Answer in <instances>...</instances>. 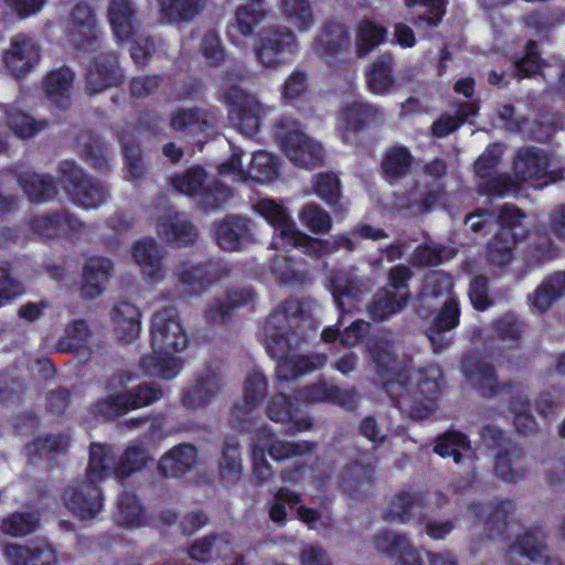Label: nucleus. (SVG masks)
<instances>
[{
  "mask_svg": "<svg viewBox=\"0 0 565 565\" xmlns=\"http://www.w3.org/2000/svg\"><path fill=\"white\" fill-rule=\"evenodd\" d=\"M316 327L306 316L298 300H287L270 313L263 327V341L267 353L276 359V374L279 381H291L319 370L327 363V355L291 354V350L303 343Z\"/></svg>",
  "mask_w": 565,
  "mask_h": 565,
  "instance_id": "nucleus-1",
  "label": "nucleus"
},
{
  "mask_svg": "<svg viewBox=\"0 0 565 565\" xmlns=\"http://www.w3.org/2000/svg\"><path fill=\"white\" fill-rule=\"evenodd\" d=\"M370 353L376 372L383 377L382 384L396 407L407 416L424 419L436 409L435 396L443 388L441 371L436 365L419 369L416 382L411 381L408 371L402 369L392 355L391 344L377 340Z\"/></svg>",
  "mask_w": 565,
  "mask_h": 565,
  "instance_id": "nucleus-2",
  "label": "nucleus"
},
{
  "mask_svg": "<svg viewBox=\"0 0 565 565\" xmlns=\"http://www.w3.org/2000/svg\"><path fill=\"white\" fill-rule=\"evenodd\" d=\"M150 337L152 354L140 360L143 373L164 380L177 377L183 365L173 354L183 351L189 339L174 307H163L153 313Z\"/></svg>",
  "mask_w": 565,
  "mask_h": 565,
  "instance_id": "nucleus-3",
  "label": "nucleus"
},
{
  "mask_svg": "<svg viewBox=\"0 0 565 565\" xmlns=\"http://www.w3.org/2000/svg\"><path fill=\"white\" fill-rule=\"evenodd\" d=\"M253 209L275 228L270 243L274 249L297 248L311 257H322L341 248L349 252L355 249V243L348 234L335 235L331 243L301 232L287 210L275 200L259 199L254 203Z\"/></svg>",
  "mask_w": 565,
  "mask_h": 565,
  "instance_id": "nucleus-4",
  "label": "nucleus"
},
{
  "mask_svg": "<svg viewBox=\"0 0 565 565\" xmlns=\"http://www.w3.org/2000/svg\"><path fill=\"white\" fill-rule=\"evenodd\" d=\"M114 456L99 443L89 448L86 475L70 482L63 490L62 502L76 518L83 521L96 519L104 509V493L99 483L111 477Z\"/></svg>",
  "mask_w": 565,
  "mask_h": 565,
  "instance_id": "nucleus-5",
  "label": "nucleus"
},
{
  "mask_svg": "<svg viewBox=\"0 0 565 565\" xmlns=\"http://www.w3.org/2000/svg\"><path fill=\"white\" fill-rule=\"evenodd\" d=\"M551 164L552 158L545 150L534 146L520 148L513 159V178H490L484 190L489 195L504 196L520 193L522 183L540 189L547 184Z\"/></svg>",
  "mask_w": 565,
  "mask_h": 565,
  "instance_id": "nucleus-6",
  "label": "nucleus"
},
{
  "mask_svg": "<svg viewBox=\"0 0 565 565\" xmlns=\"http://www.w3.org/2000/svg\"><path fill=\"white\" fill-rule=\"evenodd\" d=\"M162 395V391L154 384L145 383L127 388L122 376H119L107 383L106 394L90 405L89 412L95 418L115 420L159 401Z\"/></svg>",
  "mask_w": 565,
  "mask_h": 565,
  "instance_id": "nucleus-7",
  "label": "nucleus"
},
{
  "mask_svg": "<svg viewBox=\"0 0 565 565\" xmlns=\"http://www.w3.org/2000/svg\"><path fill=\"white\" fill-rule=\"evenodd\" d=\"M222 87L228 105L227 116L231 126L245 137L256 136L264 120L274 111V107L232 84L227 77L223 79Z\"/></svg>",
  "mask_w": 565,
  "mask_h": 565,
  "instance_id": "nucleus-8",
  "label": "nucleus"
},
{
  "mask_svg": "<svg viewBox=\"0 0 565 565\" xmlns=\"http://www.w3.org/2000/svg\"><path fill=\"white\" fill-rule=\"evenodd\" d=\"M274 136L284 154L297 167L308 169L323 159L321 143L307 135L296 119L281 118L274 127Z\"/></svg>",
  "mask_w": 565,
  "mask_h": 565,
  "instance_id": "nucleus-9",
  "label": "nucleus"
},
{
  "mask_svg": "<svg viewBox=\"0 0 565 565\" xmlns=\"http://www.w3.org/2000/svg\"><path fill=\"white\" fill-rule=\"evenodd\" d=\"M242 156V150H233L230 159L218 166V174L232 182L252 180L260 184L273 182L278 178L279 163L275 154L265 150L255 151L248 167H244Z\"/></svg>",
  "mask_w": 565,
  "mask_h": 565,
  "instance_id": "nucleus-10",
  "label": "nucleus"
},
{
  "mask_svg": "<svg viewBox=\"0 0 565 565\" xmlns=\"http://www.w3.org/2000/svg\"><path fill=\"white\" fill-rule=\"evenodd\" d=\"M501 230L488 245V260L492 266L505 267L514 259L518 234L514 231L522 225L525 214L515 205L505 203L498 213Z\"/></svg>",
  "mask_w": 565,
  "mask_h": 565,
  "instance_id": "nucleus-11",
  "label": "nucleus"
},
{
  "mask_svg": "<svg viewBox=\"0 0 565 565\" xmlns=\"http://www.w3.org/2000/svg\"><path fill=\"white\" fill-rule=\"evenodd\" d=\"M297 52V36L287 26H276L264 32L255 49L257 60L264 67L270 70L288 63Z\"/></svg>",
  "mask_w": 565,
  "mask_h": 565,
  "instance_id": "nucleus-12",
  "label": "nucleus"
},
{
  "mask_svg": "<svg viewBox=\"0 0 565 565\" xmlns=\"http://www.w3.org/2000/svg\"><path fill=\"white\" fill-rule=\"evenodd\" d=\"M326 286L341 315L359 309L360 302L372 288L371 280L359 277L352 268L334 271Z\"/></svg>",
  "mask_w": 565,
  "mask_h": 565,
  "instance_id": "nucleus-13",
  "label": "nucleus"
},
{
  "mask_svg": "<svg viewBox=\"0 0 565 565\" xmlns=\"http://www.w3.org/2000/svg\"><path fill=\"white\" fill-rule=\"evenodd\" d=\"M61 171L64 178V188L77 206L86 210L97 209L105 202L107 198L106 188L86 177L78 166L73 162H65Z\"/></svg>",
  "mask_w": 565,
  "mask_h": 565,
  "instance_id": "nucleus-14",
  "label": "nucleus"
},
{
  "mask_svg": "<svg viewBox=\"0 0 565 565\" xmlns=\"http://www.w3.org/2000/svg\"><path fill=\"white\" fill-rule=\"evenodd\" d=\"M65 32L67 42L79 52L90 53L99 47L96 19L87 3L75 4L66 21Z\"/></svg>",
  "mask_w": 565,
  "mask_h": 565,
  "instance_id": "nucleus-15",
  "label": "nucleus"
},
{
  "mask_svg": "<svg viewBox=\"0 0 565 565\" xmlns=\"http://www.w3.org/2000/svg\"><path fill=\"white\" fill-rule=\"evenodd\" d=\"M411 276V270L405 266H396L391 269V287L377 291L367 307V311L374 320H385L403 309L407 295L397 292V290L406 287V281Z\"/></svg>",
  "mask_w": 565,
  "mask_h": 565,
  "instance_id": "nucleus-16",
  "label": "nucleus"
},
{
  "mask_svg": "<svg viewBox=\"0 0 565 565\" xmlns=\"http://www.w3.org/2000/svg\"><path fill=\"white\" fill-rule=\"evenodd\" d=\"M205 177L204 170L191 168L172 178V185L182 194L199 196L201 204L206 209H220L232 196V192L223 185H216L212 191L204 185Z\"/></svg>",
  "mask_w": 565,
  "mask_h": 565,
  "instance_id": "nucleus-17",
  "label": "nucleus"
},
{
  "mask_svg": "<svg viewBox=\"0 0 565 565\" xmlns=\"http://www.w3.org/2000/svg\"><path fill=\"white\" fill-rule=\"evenodd\" d=\"M249 447L263 450L265 456L268 455L273 460L280 462L312 452L316 449V444L307 440L280 439L270 427L265 425L254 431Z\"/></svg>",
  "mask_w": 565,
  "mask_h": 565,
  "instance_id": "nucleus-18",
  "label": "nucleus"
},
{
  "mask_svg": "<svg viewBox=\"0 0 565 565\" xmlns=\"http://www.w3.org/2000/svg\"><path fill=\"white\" fill-rule=\"evenodd\" d=\"M40 57L39 43L33 38L24 34L13 36L2 54L4 67L15 78L25 77L32 72Z\"/></svg>",
  "mask_w": 565,
  "mask_h": 565,
  "instance_id": "nucleus-19",
  "label": "nucleus"
},
{
  "mask_svg": "<svg viewBox=\"0 0 565 565\" xmlns=\"http://www.w3.org/2000/svg\"><path fill=\"white\" fill-rule=\"evenodd\" d=\"M383 120L384 115L376 106L362 100H352L340 109L337 117V129L343 141L348 142L351 134H356Z\"/></svg>",
  "mask_w": 565,
  "mask_h": 565,
  "instance_id": "nucleus-20",
  "label": "nucleus"
},
{
  "mask_svg": "<svg viewBox=\"0 0 565 565\" xmlns=\"http://www.w3.org/2000/svg\"><path fill=\"white\" fill-rule=\"evenodd\" d=\"M460 320V303L455 296L445 298L441 308L434 318L430 327L427 329V337L431 343L435 353L449 348L454 330Z\"/></svg>",
  "mask_w": 565,
  "mask_h": 565,
  "instance_id": "nucleus-21",
  "label": "nucleus"
},
{
  "mask_svg": "<svg viewBox=\"0 0 565 565\" xmlns=\"http://www.w3.org/2000/svg\"><path fill=\"white\" fill-rule=\"evenodd\" d=\"M2 555L9 565H58L55 547L45 540H36L29 545L8 544Z\"/></svg>",
  "mask_w": 565,
  "mask_h": 565,
  "instance_id": "nucleus-22",
  "label": "nucleus"
},
{
  "mask_svg": "<svg viewBox=\"0 0 565 565\" xmlns=\"http://www.w3.org/2000/svg\"><path fill=\"white\" fill-rule=\"evenodd\" d=\"M124 73L115 53L97 56L87 70L86 92L89 95L98 94L105 89L119 85Z\"/></svg>",
  "mask_w": 565,
  "mask_h": 565,
  "instance_id": "nucleus-23",
  "label": "nucleus"
},
{
  "mask_svg": "<svg viewBox=\"0 0 565 565\" xmlns=\"http://www.w3.org/2000/svg\"><path fill=\"white\" fill-rule=\"evenodd\" d=\"M156 233L168 244L189 245L196 241L198 231L182 213L168 209L154 224Z\"/></svg>",
  "mask_w": 565,
  "mask_h": 565,
  "instance_id": "nucleus-24",
  "label": "nucleus"
},
{
  "mask_svg": "<svg viewBox=\"0 0 565 565\" xmlns=\"http://www.w3.org/2000/svg\"><path fill=\"white\" fill-rule=\"evenodd\" d=\"M175 275L184 292L198 296L203 294L221 277V268L213 263L193 264L191 262H180L175 268Z\"/></svg>",
  "mask_w": 565,
  "mask_h": 565,
  "instance_id": "nucleus-25",
  "label": "nucleus"
},
{
  "mask_svg": "<svg viewBox=\"0 0 565 565\" xmlns=\"http://www.w3.org/2000/svg\"><path fill=\"white\" fill-rule=\"evenodd\" d=\"M223 376L220 370L206 369L183 395L182 403L186 408L198 409L209 405L223 388Z\"/></svg>",
  "mask_w": 565,
  "mask_h": 565,
  "instance_id": "nucleus-26",
  "label": "nucleus"
},
{
  "mask_svg": "<svg viewBox=\"0 0 565 565\" xmlns=\"http://www.w3.org/2000/svg\"><path fill=\"white\" fill-rule=\"evenodd\" d=\"M298 412L297 398L282 393L270 398L266 407V413L270 420L281 425H289V434L309 430L311 427V419L309 417H298Z\"/></svg>",
  "mask_w": 565,
  "mask_h": 565,
  "instance_id": "nucleus-27",
  "label": "nucleus"
},
{
  "mask_svg": "<svg viewBox=\"0 0 565 565\" xmlns=\"http://www.w3.org/2000/svg\"><path fill=\"white\" fill-rule=\"evenodd\" d=\"M215 239L223 250H239L255 241L252 223L239 216H230L216 226Z\"/></svg>",
  "mask_w": 565,
  "mask_h": 565,
  "instance_id": "nucleus-28",
  "label": "nucleus"
},
{
  "mask_svg": "<svg viewBox=\"0 0 565 565\" xmlns=\"http://www.w3.org/2000/svg\"><path fill=\"white\" fill-rule=\"evenodd\" d=\"M132 257L148 281L158 284L164 279L163 255L153 238H143L136 242L132 246Z\"/></svg>",
  "mask_w": 565,
  "mask_h": 565,
  "instance_id": "nucleus-29",
  "label": "nucleus"
},
{
  "mask_svg": "<svg viewBox=\"0 0 565 565\" xmlns=\"http://www.w3.org/2000/svg\"><path fill=\"white\" fill-rule=\"evenodd\" d=\"M234 542L230 534H209L196 539L188 548L189 557L199 563H211L233 554Z\"/></svg>",
  "mask_w": 565,
  "mask_h": 565,
  "instance_id": "nucleus-30",
  "label": "nucleus"
},
{
  "mask_svg": "<svg viewBox=\"0 0 565 565\" xmlns=\"http://www.w3.org/2000/svg\"><path fill=\"white\" fill-rule=\"evenodd\" d=\"M107 14L118 42L130 40L139 31L137 10L131 0H109Z\"/></svg>",
  "mask_w": 565,
  "mask_h": 565,
  "instance_id": "nucleus-31",
  "label": "nucleus"
},
{
  "mask_svg": "<svg viewBox=\"0 0 565 565\" xmlns=\"http://www.w3.org/2000/svg\"><path fill=\"white\" fill-rule=\"evenodd\" d=\"M266 392L267 382L264 374L257 370L249 372L245 380L243 398L233 405L232 418L237 423L245 420L260 404Z\"/></svg>",
  "mask_w": 565,
  "mask_h": 565,
  "instance_id": "nucleus-32",
  "label": "nucleus"
},
{
  "mask_svg": "<svg viewBox=\"0 0 565 565\" xmlns=\"http://www.w3.org/2000/svg\"><path fill=\"white\" fill-rule=\"evenodd\" d=\"M113 273V263L105 257L89 258L83 268L81 295L85 299H95L104 291L105 282Z\"/></svg>",
  "mask_w": 565,
  "mask_h": 565,
  "instance_id": "nucleus-33",
  "label": "nucleus"
},
{
  "mask_svg": "<svg viewBox=\"0 0 565 565\" xmlns=\"http://www.w3.org/2000/svg\"><path fill=\"white\" fill-rule=\"evenodd\" d=\"M75 73L70 67H60L50 72L43 79V89L47 99L60 108L70 105Z\"/></svg>",
  "mask_w": 565,
  "mask_h": 565,
  "instance_id": "nucleus-34",
  "label": "nucleus"
},
{
  "mask_svg": "<svg viewBox=\"0 0 565 565\" xmlns=\"http://www.w3.org/2000/svg\"><path fill=\"white\" fill-rule=\"evenodd\" d=\"M198 461V451L191 444H180L166 452L159 461V470L167 477H181Z\"/></svg>",
  "mask_w": 565,
  "mask_h": 565,
  "instance_id": "nucleus-35",
  "label": "nucleus"
},
{
  "mask_svg": "<svg viewBox=\"0 0 565 565\" xmlns=\"http://www.w3.org/2000/svg\"><path fill=\"white\" fill-rule=\"evenodd\" d=\"M299 397L309 403H332L350 408L355 404V394L350 390H341L327 382H319L299 391Z\"/></svg>",
  "mask_w": 565,
  "mask_h": 565,
  "instance_id": "nucleus-36",
  "label": "nucleus"
},
{
  "mask_svg": "<svg viewBox=\"0 0 565 565\" xmlns=\"http://www.w3.org/2000/svg\"><path fill=\"white\" fill-rule=\"evenodd\" d=\"M546 551V534L541 527L525 531L515 537L514 543L509 547L508 558L526 557L530 561L539 562L544 558Z\"/></svg>",
  "mask_w": 565,
  "mask_h": 565,
  "instance_id": "nucleus-37",
  "label": "nucleus"
},
{
  "mask_svg": "<svg viewBox=\"0 0 565 565\" xmlns=\"http://www.w3.org/2000/svg\"><path fill=\"white\" fill-rule=\"evenodd\" d=\"M564 296L565 271H555L542 280L529 300L533 310L544 312Z\"/></svg>",
  "mask_w": 565,
  "mask_h": 565,
  "instance_id": "nucleus-38",
  "label": "nucleus"
},
{
  "mask_svg": "<svg viewBox=\"0 0 565 565\" xmlns=\"http://www.w3.org/2000/svg\"><path fill=\"white\" fill-rule=\"evenodd\" d=\"M494 471L497 476L508 483H515L522 480L527 471L526 458L522 450L513 445L498 454Z\"/></svg>",
  "mask_w": 565,
  "mask_h": 565,
  "instance_id": "nucleus-39",
  "label": "nucleus"
},
{
  "mask_svg": "<svg viewBox=\"0 0 565 565\" xmlns=\"http://www.w3.org/2000/svg\"><path fill=\"white\" fill-rule=\"evenodd\" d=\"M45 120H34L14 106L0 104V126L9 127L20 138H31L46 127Z\"/></svg>",
  "mask_w": 565,
  "mask_h": 565,
  "instance_id": "nucleus-40",
  "label": "nucleus"
},
{
  "mask_svg": "<svg viewBox=\"0 0 565 565\" xmlns=\"http://www.w3.org/2000/svg\"><path fill=\"white\" fill-rule=\"evenodd\" d=\"M140 318L139 309L128 301H121L114 308L115 332L121 341L131 342L139 337L141 330Z\"/></svg>",
  "mask_w": 565,
  "mask_h": 565,
  "instance_id": "nucleus-41",
  "label": "nucleus"
},
{
  "mask_svg": "<svg viewBox=\"0 0 565 565\" xmlns=\"http://www.w3.org/2000/svg\"><path fill=\"white\" fill-rule=\"evenodd\" d=\"M434 451L443 458L452 457L454 461L465 463L468 469H473L471 448L466 436L460 433H447L436 440Z\"/></svg>",
  "mask_w": 565,
  "mask_h": 565,
  "instance_id": "nucleus-42",
  "label": "nucleus"
},
{
  "mask_svg": "<svg viewBox=\"0 0 565 565\" xmlns=\"http://www.w3.org/2000/svg\"><path fill=\"white\" fill-rule=\"evenodd\" d=\"M18 182L29 200L35 203L47 202L57 192L50 175L40 174L31 170L20 172L18 174Z\"/></svg>",
  "mask_w": 565,
  "mask_h": 565,
  "instance_id": "nucleus-43",
  "label": "nucleus"
},
{
  "mask_svg": "<svg viewBox=\"0 0 565 565\" xmlns=\"http://www.w3.org/2000/svg\"><path fill=\"white\" fill-rule=\"evenodd\" d=\"M216 117L213 113L200 109L179 108L171 114L170 126L172 129L185 134H196L213 127Z\"/></svg>",
  "mask_w": 565,
  "mask_h": 565,
  "instance_id": "nucleus-44",
  "label": "nucleus"
},
{
  "mask_svg": "<svg viewBox=\"0 0 565 565\" xmlns=\"http://www.w3.org/2000/svg\"><path fill=\"white\" fill-rule=\"evenodd\" d=\"M394 58L390 53L379 55L366 74V84L371 93L385 95L394 84Z\"/></svg>",
  "mask_w": 565,
  "mask_h": 565,
  "instance_id": "nucleus-45",
  "label": "nucleus"
},
{
  "mask_svg": "<svg viewBox=\"0 0 565 565\" xmlns=\"http://www.w3.org/2000/svg\"><path fill=\"white\" fill-rule=\"evenodd\" d=\"M279 11L299 32H309L315 25V13L308 0H280Z\"/></svg>",
  "mask_w": 565,
  "mask_h": 565,
  "instance_id": "nucleus-46",
  "label": "nucleus"
},
{
  "mask_svg": "<svg viewBox=\"0 0 565 565\" xmlns=\"http://www.w3.org/2000/svg\"><path fill=\"white\" fill-rule=\"evenodd\" d=\"M510 396V411L514 415V425L519 433L529 434L536 429V422L530 413V402L524 390L519 385L507 387Z\"/></svg>",
  "mask_w": 565,
  "mask_h": 565,
  "instance_id": "nucleus-47",
  "label": "nucleus"
},
{
  "mask_svg": "<svg viewBox=\"0 0 565 565\" xmlns=\"http://www.w3.org/2000/svg\"><path fill=\"white\" fill-rule=\"evenodd\" d=\"M104 447L110 449L114 456V466L111 470V476H114L117 480H122L124 478L130 476L134 472L140 471L145 468L148 461L151 459L148 451L145 448L139 446H130L125 452L121 455L118 463L116 462V454L111 446L102 444Z\"/></svg>",
  "mask_w": 565,
  "mask_h": 565,
  "instance_id": "nucleus-48",
  "label": "nucleus"
},
{
  "mask_svg": "<svg viewBox=\"0 0 565 565\" xmlns=\"http://www.w3.org/2000/svg\"><path fill=\"white\" fill-rule=\"evenodd\" d=\"M218 468L223 482L233 484L241 479L243 463L241 458L239 441L236 437H228L225 439Z\"/></svg>",
  "mask_w": 565,
  "mask_h": 565,
  "instance_id": "nucleus-49",
  "label": "nucleus"
},
{
  "mask_svg": "<svg viewBox=\"0 0 565 565\" xmlns=\"http://www.w3.org/2000/svg\"><path fill=\"white\" fill-rule=\"evenodd\" d=\"M136 127H127L119 136L122 152L126 157V179L138 182L143 178L146 166L142 161L139 148L135 143Z\"/></svg>",
  "mask_w": 565,
  "mask_h": 565,
  "instance_id": "nucleus-50",
  "label": "nucleus"
},
{
  "mask_svg": "<svg viewBox=\"0 0 565 565\" xmlns=\"http://www.w3.org/2000/svg\"><path fill=\"white\" fill-rule=\"evenodd\" d=\"M315 193L333 207L335 213L343 217L348 211V203L342 199L340 193V181L335 174L320 173L313 180Z\"/></svg>",
  "mask_w": 565,
  "mask_h": 565,
  "instance_id": "nucleus-51",
  "label": "nucleus"
},
{
  "mask_svg": "<svg viewBox=\"0 0 565 565\" xmlns=\"http://www.w3.org/2000/svg\"><path fill=\"white\" fill-rule=\"evenodd\" d=\"M207 0H157L162 23L190 21L204 8Z\"/></svg>",
  "mask_w": 565,
  "mask_h": 565,
  "instance_id": "nucleus-52",
  "label": "nucleus"
},
{
  "mask_svg": "<svg viewBox=\"0 0 565 565\" xmlns=\"http://www.w3.org/2000/svg\"><path fill=\"white\" fill-rule=\"evenodd\" d=\"M423 500L416 493L399 492L395 494L387 508L386 519L407 522L413 518L422 516Z\"/></svg>",
  "mask_w": 565,
  "mask_h": 565,
  "instance_id": "nucleus-53",
  "label": "nucleus"
},
{
  "mask_svg": "<svg viewBox=\"0 0 565 565\" xmlns=\"http://www.w3.org/2000/svg\"><path fill=\"white\" fill-rule=\"evenodd\" d=\"M97 347L85 321L76 320L68 324L58 340L62 351H87Z\"/></svg>",
  "mask_w": 565,
  "mask_h": 565,
  "instance_id": "nucleus-54",
  "label": "nucleus"
},
{
  "mask_svg": "<svg viewBox=\"0 0 565 565\" xmlns=\"http://www.w3.org/2000/svg\"><path fill=\"white\" fill-rule=\"evenodd\" d=\"M248 1L249 3L239 6L235 12L237 30L245 36L252 35L267 15L265 0Z\"/></svg>",
  "mask_w": 565,
  "mask_h": 565,
  "instance_id": "nucleus-55",
  "label": "nucleus"
},
{
  "mask_svg": "<svg viewBox=\"0 0 565 565\" xmlns=\"http://www.w3.org/2000/svg\"><path fill=\"white\" fill-rule=\"evenodd\" d=\"M446 4L447 0H405L407 8L417 9V28H436L445 14Z\"/></svg>",
  "mask_w": 565,
  "mask_h": 565,
  "instance_id": "nucleus-56",
  "label": "nucleus"
},
{
  "mask_svg": "<svg viewBox=\"0 0 565 565\" xmlns=\"http://www.w3.org/2000/svg\"><path fill=\"white\" fill-rule=\"evenodd\" d=\"M116 520L127 527H139L146 523L143 509L138 498L131 492H122L117 502Z\"/></svg>",
  "mask_w": 565,
  "mask_h": 565,
  "instance_id": "nucleus-57",
  "label": "nucleus"
},
{
  "mask_svg": "<svg viewBox=\"0 0 565 565\" xmlns=\"http://www.w3.org/2000/svg\"><path fill=\"white\" fill-rule=\"evenodd\" d=\"M302 260H296L286 254L276 255L270 264L273 274L287 284H301L307 277Z\"/></svg>",
  "mask_w": 565,
  "mask_h": 565,
  "instance_id": "nucleus-58",
  "label": "nucleus"
},
{
  "mask_svg": "<svg viewBox=\"0 0 565 565\" xmlns=\"http://www.w3.org/2000/svg\"><path fill=\"white\" fill-rule=\"evenodd\" d=\"M386 36L385 28L370 21L363 20L356 26L355 46L358 55H367L375 46L384 42Z\"/></svg>",
  "mask_w": 565,
  "mask_h": 565,
  "instance_id": "nucleus-59",
  "label": "nucleus"
},
{
  "mask_svg": "<svg viewBox=\"0 0 565 565\" xmlns=\"http://www.w3.org/2000/svg\"><path fill=\"white\" fill-rule=\"evenodd\" d=\"M253 294L249 289H235L227 294L226 301L217 300L206 311L205 317L212 323L223 322L233 308L252 300Z\"/></svg>",
  "mask_w": 565,
  "mask_h": 565,
  "instance_id": "nucleus-60",
  "label": "nucleus"
},
{
  "mask_svg": "<svg viewBox=\"0 0 565 565\" xmlns=\"http://www.w3.org/2000/svg\"><path fill=\"white\" fill-rule=\"evenodd\" d=\"M301 225L313 234H326L332 227L331 215L315 203H307L298 212Z\"/></svg>",
  "mask_w": 565,
  "mask_h": 565,
  "instance_id": "nucleus-61",
  "label": "nucleus"
},
{
  "mask_svg": "<svg viewBox=\"0 0 565 565\" xmlns=\"http://www.w3.org/2000/svg\"><path fill=\"white\" fill-rule=\"evenodd\" d=\"M463 374L471 383L482 390H494V372L490 364L477 360L475 356H466L461 362Z\"/></svg>",
  "mask_w": 565,
  "mask_h": 565,
  "instance_id": "nucleus-62",
  "label": "nucleus"
},
{
  "mask_svg": "<svg viewBox=\"0 0 565 565\" xmlns=\"http://www.w3.org/2000/svg\"><path fill=\"white\" fill-rule=\"evenodd\" d=\"M39 524L40 518L36 513L15 512L2 520L0 529L7 535L21 537L34 532Z\"/></svg>",
  "mask_w": 565,
  "mask_h": 565,
  "instance_id": "nucleus-63",
  "label": "nucleus"
},
{
  "mask_svg": "<svg viewBox=\"0 0 565 565\" xmlns=\"http://www.w3.org/2000/svg\"><path fill=\"white\" fill-rule=\"evenodd\" d=\"M435 202L436 194L415 189L409 194H397L394 205L397 210L407 212L408 215H418L429 210Z\"/></svg>",
  "mask_w": 565,
  "mask_h": 565,
  "instance_id": "nucleus-64",
  "label": "nucleus"
}]
</instances>
